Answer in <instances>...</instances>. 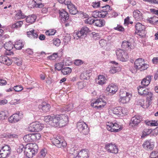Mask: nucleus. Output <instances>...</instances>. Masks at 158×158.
Segmentation results:
<instances>
[{
	"label": "nucleus",
	"mask_w": 158,
	"mask_h": 158,
	"mask_svg": "<svg viewBox=\"0 0 158 158\" xmlns=\"http://www.w3.org/2000/svg\"><path fill=\"white\" fill-rule=\"evenodd\" d=\"M37 152L38 146L35 143L27 144L24 148V154L28 158H32Z\"/></svg>",
	"instance_id": "nucleus-1"
},
{
	"label": "nucleus",
	"mask_w": 158,
	"mask_h": 158,
	"mask_svg": "<svg viewBox=\"0 0 158 158\" xmlns=\"http://www.w3.org/2000/svg\"><path fill=\"white\" fill-rule=\"evenodd\" d=\"M54 126L62 127L66 124L68 121V116L64 114H60L55 115V118L54 119Z\"/></svg>",
	"instance_id": "nucleus-2"
},
{
	"label": "nucleus",
	"mask_w": 158,
	"mask_h": 158,
	"mask_svg": "<svg viewBox=\"0 0 158 158\" xmlns=\"http://www.w3.org/2000/svg\"><path fill=\"white\" fill-rule=\"evenodd\" d=\"M148 64L144 63V60L142 58L137 59L134 63L135 68L141 71L146 69L148 67Z\"/></svg>",
	"instance_id": "nucleus-3"
},
{
	"label": "nucleus",
	"mask_w": 158,
	"mask_h": 158,
	"mask_svg": "<svg viewBox=\"0 0 158 158\" xmlns=\"http://www.w3.org/2000/svg\"><path fill=\"white\" fill-rule=\"evenodd\" d=\"M41 135L39 133L30 134L25 135L23 139L27 143L32 142L40 139Z\"/></svg>",
	"instance_id": "nucleus-4"
},
{
	"label": "nucleus",
	"mask_w": 158,
	"mask_h": 158,
	"mask_svg": "<svg viewBox=\"0 0 158 158\" xmlns=\"http://www.w3.org/2000/svg\"><path fill=\"white\" fill-rule=\"evenodd\" d=\"M117 58L122 61H127L129 58L127 53L123 49H119L116 51Z\"/></svg>",
	"instance_id": "nucleus-5"
},
{
	"label": "nucleus",
	"mask_w": 158,
	"mask_h": 158,
	"mask_svg": "<svg viewBox=\"0 0 158 158\" xmlns=\"http://www.w3.org/2000/svg\"><path fill=\"white\" fill-rule=\"evenodd\" d=\"M11 152V149L8 145L2 147L0 150V158H6L9 157Z\"/></svg>",
	"instance_id": "nucleus-6"
},
{
	"label": "nucleus",
	"mask_w": 158,
	"mask_h": 158,
	"mask_svg": "<svg viewBox=\"0 0 158 158\" xmlns=\"http://www.w3.org/2000/svg\"><path fill=\"white\" fill-rule=\"evenodd\" d=\"M136 33L141 37H143L146 35V32L145 27L139 23H136L135 25Z\"/></svg>",
	"instance_id": "nucleus-7"
},
{
	"label": "nucleus",
	"mask_w": 158,
	"mask_h": 158,
	"mask_svg": "<svg viewBox=\"0 0 158 158\" xmlns=\"http://www.w3.org/2000/svg\"><path fill=\"white\" fill-rule=\"evenodd\" d=\"M52 143L58 148H63L65 147L67 145V143L64 139L60 137H56L52 139Z\"/></svg>",
	"instance_id": "nucleus-8"
},
{
	"label": "nucleus",
	"mask_w": 158,
	"mask_h": 158,
	"mask_svg": "<svg viewBox=\"0 0 158 158\" xmlns=\"http://www.w3.org/2000/svg\"><path fill=\"white\" fill-rule=\"evenodd\" d=\"M89 29L87 27H84L81 30L75 33L74 35L77 36V37H74V39H78L79 38H84L86 36L87 34L89 32Z\"/></svg>",
	"instance_id": "nucleus-9"
},
{
	"label": "nucleus",
	"mask_w": 158,
	"mask_h": 158,
	"mask_svg": "<svg viewBox=\"0 0 158 158\" xmlns=\"http://www.w3.org/2000/svg\"><path fill=\"white\" fill-rule=\"evenodd\" d=\"M106 102L101 98L97 99L94 102H92L91 106L93 107L97 108L98 109H101L106 105Z\"/></svg>",
	"instance_id": "nucleus-10"
},
{
	"label": "nucleus",
	"mask_w": 158,
	"mask_h": 158,
	"mask_svg": "<svg viewBox=\"0 0 158 158\" xmlns=\"http://www.w3.org/2000/svg\"><path fill=\"white\" fill-rule=\"evenodd\" d=\"M77 127L79 131L84 135L88 134L89 132V128L87 125L83 122H78L77 124Z\"/></svg>",
	"instance_id": "nucleus-11"
},
{
	"label": "nucleus",
	"mask_w": 158,
	"mask_h": 158,
	"mask_svg": "<svg viewBox=\"0 0 158 158\" xmlns=\"http://www.w3.org/2000/svg\"><path fill=\"white\" fill-rule=\"evenodd\" d=\"M41 124L39 122H35L31 124L29 127V130L31 132H38L43 129Z\"/></svg>",
	"instance_id": "nucleus-12"
},
{
	"label": "nucleus",
	"mask_w": 158,
	"mask_h": 158,
	"mask_svg": "<svg viewBox=\"0 0 158 158\" xmlns=\"http://www.w3.org/2000/svg\"><path fill=\"white\" fill-rule=\"evenodd\" d=\"M105 148L108 152L114 154H117L118 150L116 145L112 143L106 144Z\"/></svg>",
	"instance_id": "nucleus-13"
},
{
	"label": "nucleus",
	"mask_w": 158,
	"mask_h": 158,
	"mask_svg": "<svg viewBox=\"0 0 158 158\" xmlns=\"http://www.w3.org/2000/svg\"><path fill=\"white\" fill-rule=\"evenodd\" d=\"M23 117L22 113L19 112L14 114L8 118V121L12 123H14L19 121Z\"/></svg>",
	"instance_id": "nucleus-14"
},
{
	"label": "nucleus",
	"mask_w": 158,
	"mask_h": 158,
	"mask_svg": "<svg viewBox=\"0 0 158 158\" xmlns=\"http://www.w3.org/2000/svg\"><path fill=\"white\" fill-rule=\"evenodd\" d=\"M107 129L111 132H118L120 130L119 125L116 123H108L106 124Z\"/></svg>",
	"instance_id": "nucleus-15"
},
{
	"label": "nucleus",
	"mask_w": 158,
	"mask_h": 158,
	"mask_svg": "<svg viewBox=\"0 0 158 158\" xmlns=\"http://www.w3.org/2000/svg\"><path fill=\"white\" fill-rule=\"evenodd\" d=\"M142 120V118L141 116L135 115L131 118L130 123V125L132 127L137 126Z\"/></svg>",
	"instance_id": "nucleus-16"
},
{
	"label": "nucleus",
	"mask_w": 158,
	"mask_h": 158,
	"mask_svg": "<svg viewBox=\"0 0 158 158\" xmlns=\"http://www.w3.org/2000/svg\"><path fill=\"white\" fill-rule=\"evenodd\" d=\"M121 47L123 48L131 51L134 48L135 46L130 42L124 40L122 42Z\"/></svg>",
	"instance_id": "nucleus-17"
},
{
	"label": "nucleus",
	"mask_w": 158,
	"mask_h": 158,
	"mask_svg": "<svg viewBox=\"0 0 158 158\" xmlns=\"http://www.w3.org/2000/svg\"><path fill=\"white\" fill-rule=\"evenodd\" d=\"M59 14L61 17V21L62 23H65L69 19V16L68 13L63 9L59 10Z\"/></svg>",
	"instance_id": "nucleus-18"
},
{
	"label": "nucleus",
	"mask_w": 158,
	"mask_h": 158,
	"mask_svg": "<svg viewBox=\"0 0 158 158\" xmlns=\"http://www.w3.org/2000/svg\"><path fill=\"white\" fill-rule=\"evenodd\" d=\"M118 90L117 86L115 84L113 83L109 85L106 89L107 91L113 94L115 93Z\"/></svg>",
	"instance_id": "nucleus-19"
},
{
	"label": "nucleus",
	"mask_w": 158,
	"mask_h": 158,
	"mask_svg": "<svg viewBox=\"0 0 158 158\" xmlns=\"http://www.w3.org/2000/svg\"><path fill=\"white\" fill-rule=\"evenodd\" d=\"M126 96H124L123 95H121V97H120L119 99V102L123 104L126 103L128 102L130 100L129 96H131L130 94L127 92H124Z\"/></svg>",
	"instance_id": "nucleus-20"
},
{
	"label": "nucleus",
	"mask_w": 158,
	"mask_h": 158,
	"mask_svg": "<svg viewBox=\"0 0 158 158\" xmlns=\"http://www.w3.org/2000/svg\"><path fill=\"white\" fill-rule=\"evenodd\" d=\"M138 92L139 94L141 96L146 97L149 92L148 90L144 87L139 86L138 87Z\"/></svg>",
	"instance_id": "nucleus-21"
},
{
	"label": "nucleus",
	"mask_w": 158,
	"mask_h": 158,
	"mask_svg": "<svg viewBox=\"0 0 158 158\" xmlns=\"http://www.w3.org/2000/svg\"><path fill=\"white\" fill-rule=\"evenodd\" d=\"M88 151L86 149L81 150L76 157L77 158H88Z\"/></svg>",
	"instance_id": "nucleus-22"
},
{
	"label": "nucleus",
	"mask_w": 158,
	"mask_h": 158,
	"mask_svg": "<svg viewBox=\"0 0 158 158\" xmlns=\"http://www.w3.org/2000/svg\"><path fill=\"white\" fill-rule=\"evenodd\" d=\"M143 147L146 150H152L154 147V144L151 143L150 141L147 140L145 141L142 145Z\"/></svg>",
	"instance_id": "nucleus-23"
},
{
	"label": "nucleus",
	"mask_w": 158,
	"mask_h": 158,
	"mask_svg": "<svg viewBox=\"0 0 158 158\" xmlns=\"http://www.w3.org/2000/svg\"><path fill=\"white\" fill-rule=\"evenodd\" d=\"M67 7L70 14L72 15H75L78 12L76 8L70 2L67 5Z\"/></svg>",
	"instance_id": "nucleus-24"
},
{
	"label": "nucleus",
	"mask_w": 158,
	"mask_h": 158,
	"mask_svg": "<svg viewBox=\"0 0 158 158\" xmlns=\"http://www.w3.org/2000/svg\"><path fill=\"white\" fill-rule=\"evenodd\" d=\"M32 3L33 8H42L44 6L41 0H33L32 1Z\"/></svg>",
	"instance_id": "nucleus-25"
},
{
	"label": "nucleus",
	"mask_w": 158,
	"mask_h": 158,
	"mask_svg": "<svg viewBox=\"0 0 158 158\" xmlns=\"http://www.w3.org/2000/svg\"><path fill=\"white\" fill-rule=\"evenodd\" d=\"M101 7L102 9L101 10V12H104V14H101L102 18L105 17L106 15L108 14V12L110 10V7L109 5H106L105 6H101Z\"/></svg>",
	"instance_id": "nucleus-26"
},
{
	"label": "nucleus",
	"mask_w": 158,
	"mask_h": 158,
	"mask_svg": "<svg viewBox=\"0 0 158 158\" xmlns=\"http://www.w3.org/2000/svg\"><path fill=\"white\" fill-rule=\"evenodd\" d=\"M151 77L152 76L149 75L143 79L141 82L142 85L144 86H148L151 81Z\"/></svg>",
	"instance_id": "nucleus-27"
},
{
	"label": "nucleus",
	"mask_w": 158,
	"mask_h": 158,
	"mask_svg": "<svg viewBox=\"0 0 158 158\" xmlns=\"http://www.w3.org/2000/svg\"><path fill=\"white\" fill-rule=\"evenodd\" d=\"M73 104L72 103L69 104L65 106H63L60 108L61 112L69 111L71 110L73 108Z\"/></svg>",
	"instance_id": "nucleus-28"
},
{
	"label": "nucleus",
	"mask_w": 158,
	"mask_h": 158,
	"mask_svg": "<svg viewBox=\"0 0 158 158\" xmlns=\"http://www.w3.org/2000/svg\"><path fill=\"white\" fill-rule=\"evenodd\" d=\"M23 46V42L22 40H19L16 41L14 46L16 49L20 50L22 48Z\"/></svg>",
	"instance_id": "nucleus-29"
},
{
	"label": "nucleus",
	"mask_w": 158,
	"mask_h": 158,
	"mask_svg": "<svg viewBox=\"0 0 158 158\" xmlns=\"http://www.w3.org/2000/svg\"><path fill=\"white\" fill-rule=\"evenodd\" d=\"M36 18V16L34 14L29 15L26 18V22L30 23H32L35 22Z\"/></svg>",
	"instance_id": "nucleus-30"
},
{
	"label": "nucleus",
	"mask_w": 158,
	"mask_h": 158,
	"mask_svg": "<svg viewBox=\"0 0 158 158\" xmlns=\"http://www.w3.org/2000/svg\"><path fill=\"white\" fill-rule=\"evenodd\" d=\"M98 84L102 85L106 83V79L105 76L102 75H100L98 77Z\"/></svg>",
	"instance_id": "nucleus-31"
},
{
	"label": "nucleus",
	"mask_w": 158,
	"mask_h": 158,
	"mask_svg": "<svg viewBox=\"0 0 158 158\" xmlns=\"http://www.w3.org/2000/svg\"><path fill=\"white\" fill-rule=\"evenodd\" d=\"M133 16L136 20H140L142 18V13L139 10H136L133 12Z\"/></svg>",
	"instance_id": "nucleus-32"
},
{
	"label": "nucleus",
	"mask_w": 158,
	"mask_h": 158,
	"mask_svg": "<svg viewBox=\"0 0 158 158\" xmlns=\"http://www.w3.org/2000/svg\"><path fill=\"white\" fill-rule=\"evenodd\" d=\"M105 24V21L103 19L95 20L94 25L98 27H102Z\"/></svg>",
	"instance_id": "nucleus-33"
},
{
	"label": "nucleus",
	"mask_w": 158,
	"mask_h": 158,
	"mask_svg": "<svg viewBox=\"0 0 158 158\" xmlns=\"http://www.w3.org/2000/svg\"><path fill=\"white\" fill-rule=\"evenodd\" d=\"M90 73L88 71H84L80 75V78L82 80H88L90 76Z\"/></svg>",
	"instance_id": "nucleus-34"
},
{
	"label": "nucleus",
	"mask_w": 158,
	"mask_h": 158,
	"mask_svg": "<svg viewBox=\"0 0 158 158\" xmlns=\"http://www.w3.org/2000/svg\"><path fill=\"white\" fill-rule=\"evenodd\" d=\"M42 109L44 112H47L49 110L51 106L49 104H47L45 102H43L42 103Z\"/></svg>",
	"instance_id": "nucleus-35"
},
{
	"label": "nucleus",
	"mask_w": 158,
	"mask_h": 158,
	"mask_svg": "<svg viewBox=\"0 0 158 158\" xmlns=\"http://www.w3.org/2000/svg\"><path fill=\"white\" fill-rule=\"evenodd\" d=\"M55 118V115L51 116L49 115L45 117L44 118V121L46 122H50L52 124V125L54 126V119Z\"/></svg>",
	"instance_id": "nucleus-36"
},
{
	"label": "nucleus",
	"mask_w": 158,
	"mask_h": 158,
	"mask_svg": "<svg viewBox=\"0 0 158 158\" xmlns=\"http://www.w3.org/2000/svg\"><path fill=\"white\" fill-rule=\"evenodd\" d=\"M152 129H144L142 132V134L141 136V138H144L146 136L150 134L152 132Z\"/></svg>",
	"instance_id": "nucleus-37"
},
{
	"label": "nucleus",
	"mask_w": 158,
	"mask_h": 158,
	"mask_svg": "<svg viewBox=\"0 0 158 158\" xmlns=\"http://www.w3.org/2000/svg\"><path fill=\"white\" fill-rule=\"evenodd\" d=\"M34 30H31L27 32V34L28 37H33L34 38H37L38 36V35L36 32H34Z\"/></svg>",
	"instance_id": "nucleus-38"
},
{
	"label": "nucleus",
	"mask_w": 158,
	"mask_h": 158,
	"mask_svg": "<svg viewBox=\"0 0 158 158\" xmlns=\"http://www.w3.org/2000/svg\"><path fill=\"white\" fill-rule=\"evenodd\" d=\"M4 48L9 51L11 50L13 48L14 45L11 41H9L5 43L4 44Z\"/></svg>",
	"instance_id": "nucleus-39"
},
{
	"label": "nucleus",
	"mask_w": 158,
	"mask_h": 158,
	"mask_svg": "<svg viewBox=\"0 0 158 158\" xmlns=\"http://www.w3.org/2000/svg\"><path fill=\"white\" fill-rule=\"evenodd\" d=\"M72 69H71L69 67H66L63 68L61 72L64 75H66L71 73Z\"/></svg>",
	"instance_id": "nucleus-40"
},
{
	"label": "nucleus",
	"mask_w": 158,
	"mask_h": 158,
	"mask_svg": "<svg viewBox=\"0 0 158 158\" xmlns=\"http://www.w3.org/2000/svg\"><path fill=\"white\" fill-rule=\"evenodd\" d=\"M47 152L45 149H42L39 153L37 158H44L46 155Z\"/></svg>",
	"instance_id": "nucleus-41"
},
{
	"label": "nucleus",
	"mask_w": 158,
	"mask_h": 158,
	"mask_svg": "<svg viewBox=\"0 0 158 158\" xmlns=\"http://www.w3.org/2000/svg\"><path fill=\"white\" fill-rule=\"evenodd\" d=\"M6 112L5 111L0 112V121L5 120L7 117Z\"/></svg>",
	"instance_id": "nucleus-42"
},
{
	"label": "nucleus",
	"mask_w": 158,
	"mask_h": 158,
	"mask_svg": "<svg viewBox=\"0 0 158 158\" xmlns=\"http://www.w3.org/2000/svg\"><path fill=\"white\" fill-rule=\"evenodd\" d=\"M63 65L64 64L63 63L60 62L57 63L55 64V69L58 71L62 70L63 69L62 68Z\"/></svg>",
	"instance_id": "nucleus-43"
},
{
	"label": "nucleus",
	"mask_w": 158,
	"mask_h": 158,
	"mask_svg": "<svg viewBox=\"0 0 158 158\" xmlns=\"http://www.w3.org/2000/svg\"><path fill=\"white\" fill-rule=\"evenodd\" d=\"M23 21H18L15 23L13 24L12 27L13 28H18L21 27L23 24Z\"/></svg>",
	"instance_id": "nucleus-44"
},
{
	"label": "nucleus",
	"mask_w": 158,
	"mask_h": 158,
	"mask_svg": "<svg viewBox=\"0 0 158 158\" xmlns=\"http://www.w3.org/2000/svg\"><path fill=\"white\" fill-rule=\"evenodd\" d=\"M56 31L54 29H49L45 32L46 35L48 36L52 35L56 33Z\"/></svg>",
	"instance_id": "nucleus-45"
},
{
	"label": "nucleus",
	"mask_w": 158,
	"mask_h": 158,
	"mask_svg": "<svg viewBox=\"0 0 158 158\" xmlns=\"http://www.w3.org/2000/svg\"><path fill=\"white\" fill-rule=\"evenodd\" d=\"M101 13H99V11H93L92 14V16L94 18H96L98 17H102V15Z\"/></svg>",
	"instance_id": "nucleus-46"
},
{
	"label": "nucleus",
	"mask_w": 158,
	"mask_h": 158,
	"mask_svg": "<svg viewBox=\"0 0 158 158\" xmlns=\"http://www.w3.org/2000/svg\"><path fill=\"white\" fill-rule=\"evenodd\" d=\"M15 18L17 19H23L25 17V16L23 14L22 11H19L16 15Z\"/></svg>",
	"instance_id": "nucleus-47"
},
{
	"label": "nucleus",
	"mask_w": 158,
	"mask_h": 158,
	"mask_svg": "<svg viewBox=\"0 0 158 158\" xmlns=\"http://www.w3.org/2000/svg\"><path fill=\"white\" fill-rule=\"evenodd\" d=\"M18 135L14 133H8L5 136V137L9 138H17L18 137Z\"/></svg>",
	"instance_id": "nucleus-48"
},
{
	"label": "nucleus",
	"mask_w": 158,
	"mask_h": 158,
	"mask_svg": "<svg viewBox=\"0 0 158 158\" xmlns=\"http://www.w3.org/2000/svg\"><path fill=\"white\" fill-rule=\"evenodd\" d=\"M120 109L121 107H120L113 108L112 110L113 113L115 114L120 115Z\"/></svg>",
	"instance_id": "nucleus-49"
},
{
	"label": "nucleus",
	"mask_w": 158,
	"mask_h": 158,
	"mask_svg": "<svg viewBox=\"0 0 158 158\" xmlns=\"http://www.w3.org/2000/svg\"><path fill=\"white\" fill-rule=\"evenodd\" d=\"M147 100L149 102H151L154 98L153 94L151 92H150L148 93V94H147Z\"/></svg>",
	"instance_id": "nucleus-50"
},
{
	"label": "nucleus",
	"mask_w": 158,
	"mask_h": 158,
	"mask_svg": "<svg viewBox=\"0 0 158 158\" xmlns=\"http://www.w3.org/2000/svg\"><path fill=\"white\" fill-rule=\"evenodd\" d=\"M150 158H157L158 157V152L153 151L150 154Z\"/></svg>",
	"instance_id": "nucleus-51"
},
{
	"label": "nucleus",
	"mask_w": 158,
	"mask_h": 158,
	"mask_svg": "<svg viewBox=\"0 0 158 158\" xmlns=\"http://www.w3.org/2000/svg\"><path fill=\"white\" fill-rule=\"evenodd\" d=\"M13 89L16 92H20L23 90V87L21 85H19L15 86Z\"/></svg>",
	"instance_id": "nucleus-52"
},
{
	"label": "nucleus",
	"mask_w": 158,
	"mask_h": 158,
	"mask_svg": "<svg viewBox=\"0 0 158 158\" xmlns=\"http://www.w3.org/2000/svg\"><path fill=\"white\" fill-rule=\"evenodd\" d=\"M95 20L92 19L91 18H89L85 20V23L92 24H94Z\"/></svg>",
	"instance_id": "nucleus-53"
},
{
	"label": "nucleus",
	"mask_w": 158,
	"mask_h": 158,
	"mask_svg": "<svg viewBox=\"0 0 158 158\" xmlns=\"http://www.w3.org/2000/svg\"><path fill=\"white\" fill-rule=\"evenodd\" d=\"M120 116H123L126 114H127V111L124 108L121 107L120 111Z\"/></svg>",
	"instance_id": "nucleus-54"
},
{
	"label": "nucleus",
	"mask_w": 158,
	"mask_h": 158,
	"mask_svg": "<svg viewBox=\"0 0 158 158\" xmlns=\"http://www.w3.org/2000/svg\"><path fill=\"white\" fill-rule=\"evenodd\" d=\"M53 44L56 46H59L60 43V41L59 39L56 38L53 40Z\"/></svg>",
	"instance_id": "nucleus-55"
},
{
	"label": "nucleus",
	"mask_w": 158,
	"mask_h": 158,
	"mask_svg": "<svg viewBox=\"0 0 158 158\" xmlns=\"http://www.w3.org/2000/svg\"><path fill=\"white\" fill-rule=\"evenodd\" d=\"M57 57V53H55L48 57L49 59L51 60H55Z\"/></svg>",
	"instance_id": "nucleus-56"
},
{
	"label": "nucleus",
	"mask_w": 158,
	"mask_h": 158,
	"mask_svg": "<svg viewBox=\"0 0 158 158\" xmlns=\"http://www.w3.org/2000/svg\"><path fill=\"white\" fill-rule=\"evenodd\" d=\"M78 87L80 89H82L85 87V85L84 84L83 81H80L78 82L77 84Z\"/></svg>",
	"instance_id": "nucleus-57"
},
{
	"label": "nucleus",
	"mask_w": 158,
	"mask_h": 158,
	"mask_svg": "<svg viewBox=\"0 0 158 158\" xmlns=\"http://www.w3.org/2000/svg\"><path fill=\"white\" fill-rule=\"evenodd\" d=\"M114 28L115 30L120 31L123 32L124 30V28L120 25H118L117 27H114Z\"/></svg>",
	"instance_id": "nucleus-58"
},
{
	"label": "nucleus",
	"mask_w": 158,
	"mask_h": 158,
	"mask_svg": "<svg viewBox=\"0 0 158 158\" xmlns=\"http://www.w3.org/2000/svg\"><path fill=\"white\" fill-rule=\"evenodd\" d=\"M7 59V56H0V62L4 64L6 63V60Z\"/></svg>",
	"instance_id": "nucleus-59"
},
{
	"label": "nucleus",
	"mask_w": 158,
	"mask_h": 158,
	"mask_svg": "<svg viewBox=\"0 0 158 158\" xmlns=\"http://www.w3.org/2000/svg\"><path fill=\"white\" fill-rule=\"evenodd\" d=\"M83 62L81 60H76L74 61V64L76 65L79 66L82 64Z\"/></svg>",
	"instance_id": "nucleus-60"
},
{
	"label": "nucleus",
	"mask_w": 158,
	"mask_h": 158,
	"mask_svg": "<svg viewBox=\"0 0 158 158\" xmlns=\"http://www.w3.org/2000/svg\"><path fill=\"white\" fill-rule=\"evenodd\" d=\"M100 2H93L92 3V6L94 8H97L100 7Z\"/></svg>",
	"instance_id": "nucleus-61"
},
{
	"label": "nucleus",
	"mask_w": 158,
	"mask_h": 158,
	"mask_svg": "<svg viewBox=\"0 0 158 158\" xmlns=\"http://www.w3.org/2000/svg\"><path fill=\"white\" fill-rule=\"evenodd\" d=\"M60 3L64 4L67 5L68 3H70V0H57Z\"/></svg>",
	"instance_id": "nucleus-62"
},
{
	"label": "nucleus",
	"mask_w": 158,
	"mask_h": 158,
	"mask_svg": "<svg viewBox=\"0 0 158 158\" xmlns=\"http://www.w3.org/2000/svg\"><path fill=\"white\" fill-rule=\"evenodd\" d=\"M13 59L14 60H15V62L17 65L20 66L21 65L22 62L21 60H19V59L16 58H13Z\"/></svg>",
	"instance_id": "nucleus-63"
},
{
	"label": "nucleus",
	"mask_w": 158,
	"mask_h": 158,
	"mask_svg": "<svg viewBox=\"0 0 158 158\" xmlns=\"http://www.w3.org/2000/svg\"><path fill=\"white\" fill-rule=\"evenodd\" d=\"M117 72L116 68L115 67H112L109 71L110 73L114 74L116 73Z\"/></svg>",
	"instance_id": "nucleus-64"
}]
</instances>
